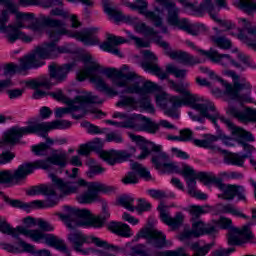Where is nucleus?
<instances>
[{"label":"nucleus","instance_id":"nucleus-1","mask_svg":"<svg viewBox=\"0 0 256 256\" xmlns=\"http://www.w3.org/2000/svg\"><path fill=\"white\" fill-rule=\"evenodd\" d=\"M168 83L170 85V89H173V91H176V93H180L182 97H169V95L163 91V88H161V90H157L158 93L156 94V103L159 105V107L165 110V115L172 117V119H179V114H177L175 109L183 107V105H190L194 111L199 113V115H197L193 112H188V115L192 121L205 123V119L215 121V119L219 117L215 111V104H213V102L209 100H202L199 98V96L192 94L187 89L191 85L189 82L178 84L173 80H168Z\"/></svg>","mask_w":256,"mask_h":256},{"label":"nucleus","instance_id":"nucleus-2","mask_svg":"<svg viewBox=\"0 0 256 256\" xmlns=\"http://www.w3.org/2000/svg\"><path fill=\"white\" fill-rule=\"evenodd\" d=\"M214 111L217 113V117L215 120L208 119V121H211L213 125H217V121H221V123H224L226 127H228L229 131L231 132V135L234 138H231L225 134L220 135V139H222V143L226 145V147H235V141L237 143H240L244 147V151L247 153L244 155H239L235 153H223L225 156V162L228 163L229 165H237L238 167H243V163H245V159L251 157V153L255 151V148L247 143L245 141H255V138L253 137V134L243 130L240 127L235 126L231 120L221 116L219 111H217V108L214 106Z\"/></svg>","mask_w":256,"mask_h":256},{"label":"nucleus","instance_id":"nucleus-3","mask_svg":"<svg viewBox=\"0 0 256 256\" xmlns=\"http://www.w3.org/2000/svg\"><path fill=\"white\" fill-rule=\"evenodd\" d=\"M49 178L54 187L60 190L62 195H74L81 187H85L88 191L77 197V201L80 203H94V201L99 199V193H111L115 191V187L113 186L101 182H88L83 178H79L77 181H65L53 173L49 174Z\"/></svg>","mask_w":256,"mask_h":256},{"label":"nucleus","instance_id":"nucleus-4","mask_svg":"<svg viewBox=\"0 0 256 256\" xmlns=\"http://www.w3.org/2000/svg\"><path fill=\"white\" fill-rule=\"evenodd\" d=\"M69 32L65 29V26L60 29H50L48 31L49 38L52 42L44 43L34 50V55L30 58H26V63L22 64L24 69H35L45 65L44 59H57L63 53H75L73 50V44H66L64 46H57V41L61 40L63 35H68Z\"/></svg>","mask_w":256,"mask_h":256},{"label":"nucleus","instance_id":"nucleus-5","mask_svg":"<svg viewBox=\"0 0 256 256\" xmlns=\"http://www.w3.org/2000/svg\"><path fill=\"white\" fill-rule=\"evenodd\" d=\"M80 59L83 61L85 68L77 73L78 81H85L88 77L90 78L91 83H93V75L94 77H101V73H103L109 79L113 78V85H116V87H123L125 89L127 85H129L130 81H133V79L137 77L135 72H123L129 69V66L127 65L122 66L121 70H117L115 68L103 69L99 63L93 60L91 54H84L80 56Z\"/></svg>","mask_w":256,"mask_h":256},{"label":"nucleus","instance_id":"nucleus-6","mask_svg":"<svg viewBox=\"0 0 256 256\" xmlns=\"http://www.w3.org/2000/svg\"><path fill=\"white\" fill-rule=\"evenodd\" d=\"M53 165H57L58 167H66L67 166V153L60 152L54 154L45 160H37L34 163H25L18 167V169L11 174V171L6 170L0 172V183H18L19 181H23V179L27 178V175H31L35 171V169H44L45 171H49Z\"/></svg>","mask_w":256,"mask_h":256},{"label":"nucleus","instance_id":"nucleus-7","mask_svg":"<svg viewBox=\"0 0 256 256\" xmlns=\"http://www.w3.org/2000/svg\"><path fill=\"white\" fill-rule=\"evenodd\" d=\"M90 103H103V99L99 98L96 95H93L91 92L84 93L75 98V101H72V104H66L67 107H60L55 109L56 119L63 118L64 115H72V119H83L87 113H91L94 119H101L105 113L97 108H91L87 110V105Z\"/></svg>","mask_w":256,"mask_h":256},{"label":"nucleus","instance_id":"nucleus-8","mask_svg":"<svg viewBox=\"0 0 256 256\" xmlns=\"http://www.w3.org/2000/svg\"><path fill=\"white\" fill-rule=\"evenodd\" d=\"M71 121L69 120H54L52 122H31L26 127H14L10 130L6 137L8 143H19L23 135L36 134L40 137H47L49 131L71 129Z\"/></svg>","mask_w":256,"mask_h":256},{"label":"nucleus","instance_id":"nucleus-9","mask_svg":"<svg viewBox=\"0 0 256 256\" xmlns=\"http://www.w3.org/2000/svg\"><path fill=\"white\" fill-rule=\"evenodd\" d=\"M64 213L59 214V218L65 223L68 229H76V227H94L99 229L103 227V219L94 217L91 211L87 209H79L71 206L63 207Z\"/></svg>","mask_w":256,"mask_h":256},{"label":"nucleus","instance_id":"nucleus-10","mask_svg":"<svg viewBox=\"0 0 256 256\" xmlns=\"http://www.w3.org/2000/svg\"><path fill=\"white\" fill-rule=\"evenodd\" d=\"M226 77H231L233 84H229L223 80L222 85L225 89L224 95L233 101L239 103H251V83L245 78H241L235 71L224 69L222 71Z\"/></svg>","mask_w":256,"mask_h":256},{"label":"nucleus","instance_id":"nucleus-11","mask_svg":"<svg viewBox=\"0 0 256 256\" xmlns=\"http://www.w3.org/2000/svg\"><path fill=\"white\" fill-rule=\"evenodd\" d=\"M127 135L133 143H136L140 147L141 153L137 159H147L152 151L154 153L151 160L153 165L156 169H163L166 162L169 161V156L167 153L163 152V147L161 145L149 142L143 136L135 135L133 132H127Z\"/></svg>","mask_w":256,"mask_h":256},{"label":"nucleus","instance_id":"nucleus-12","mask_svg":"<svg viewBox=\"0 0 256 256\" xmlns=\"http://www.w3.org/2000/svg\"><path fill=\"white\" fill-rule=\"evenodd\" d=\"M142 55L146 61H149L142 63V69L148 71V73H152V75H155L158 79H161V81L168 79L169 73L177 79H183L187 75V70L179 69L173 64L166 65V71L161 69L157 64V56L151 50H143Z\"/></svg>","mask_w":256,"mask_h":256},{"label":"nucleus","instance_id":"nucleus-13","mask_svg":"<svg viewBox=\"0 0 256 256\" xmlns=\"http://www.w3.org/2000/svg\"><path fill=\"white\" fill-rule=\"evenodd\" d=\"M67 239L72 246V249L76 251V253H81L82 255H89V253H93L92 248H83V245H91V243H94L96 247H104L105 249H112L113 251L119 250V247L109 245L107 241H103L95 236L86 235L79 230L70 232Z\"/></svg>","mask_w":256,"mask_h":256},{"label":"nucleus","instance_id":"nucleus-14","mask_svg":"<svg viewBox=\"0 0 256 256\" xmlns=\"http://www.w3.org/2000/svg\"><path fill=\"white\" fill-rule=\"evenodd\" d=\"M156 3L162 5L168 12L167 21L172 27H177L181 31H185L189 35H199L201 26L199 24L190 23L187 18H179V8L171 0H156Z\"/></svg>","mask_w":256,"mask_h":256},{"label":"nucleus","instance_id":"nucleus-15","mask_svg":"<svg viewBox=\"0 0 256 256\" xmlns=\"http://www.w3.org/2000/svg\"><path fill=\"white\" fill-rule=\"evenodd\" d=\"M74 67V64H65L60 66L58 64L52 63L49 66L50 77H45L42 80H30L26 81V87H30V89H37V87H45V89H49L53 87V85H57V83H62L67 79V74Z\"/></svg>","mask_w":256,"mask_h":256},{"label":"nucleus","instance_id":"nucleus-16","mask_svg":"<svg viewBox=\"0 0 256 256\" xmlns=\"http://www.w3.org/2000/svg\"><path fill=\"white\" fill-rule=\"evenodd\" d=\"M217 223L221 229H229L228 245H243L253 239V232H251L253 223H248L243 228H236L233 227V221L225 217H220Z\"/></svg>","mask_w":256,"mask_h":256},{"label":"nucleus","instance_id":"nucleus-17","mask_svg":"<svg viewBox=\"0 0 256 256\" xmlns=\"http://www.w3.org/2000/svg\"><path fill=\"white\" fill-rule=\"evenodd\" d=\"M182 175L186 181V185L188 187V195H190V197H195L196 199L201 200L207 199V194L197 190V179L203 181L205 185H209V183H211V180H209L211 173H197L191 166L184 164Z\"/></svg>","mask_w":256,"mask_h":256},{"label":"nucleus","instance_id":"nucleus-18","mask_svg":"<svg viewBox=\"0 0 256 256\" xmlns=\"http://www.w3.org/2000/svg\"><path fill=\"white\" fill-rule=\"evenodd\" d=\"M201 11H205L213 21L222 27L223 31H230L235 28V24L229 20L219 19V11L221 9H229L227 0H203L200 4Z\"/></svg>","mask_w":256,"mask_h":256},{"label":"nucleus","instance_id":"nucleus-19","mask_svg":"<svg viewBox=\"0 0 256 256\" xmlns=\"http://www.w3.org/2000/svg\"><path fill=\"white\" fill-rule=\"evenodd\" d=\"M128 7L134 10L137 9L140 15H144V17L153 23L154 27H159L161 33H168L167 27L163 25V18L161 17L163 10H160L158 7H156L155 12L148 11V4L146 0H135L134 3H129Z\"/></svg>","mask_w":256,"mask_h":256},{"label":"nucleus","instance_id":"nucleus-20","mask_svg":"<svg viewBox=\"0 0 256 256\" xmlns=\"http://www.w3.org/2000/svg\"><path fill=\"white\" fill-rule=\"evenodd\" d=\"M45 25L47 27H53L52 29H60V27H65L66 24L63 20L53 19L49 16H44L41 23L39 19L35 18V14H33V17L30 19L22 20V26L18 27H20V29H23V27H28V29L34 31V33H43Z\"/></svg>","mask_w":256,"mask_h":256},{"label":"nucleus","instance_id":"nucleus-21","mask_svg":"<svg viewBox=\"0 0 256 256\" xmlns=\"http://www.w3.org/2000/svg\"><path fill=\"white\" fill-rule=\"evenodd\" d=\"M1 249L7 251L8 253H13L14 255H19L21 253H30L31 255H39V256H51V251L47 249H40L35 251V246L29 244L22 239L18 241L16 245L10 244L7 242L0 243Z\"/></svg>","mask_w":256,"mask_h":256},{"label":"nucleus","instance_id":"nucleus-22","mask_svg":"<svg viewBox=\"0 0 256 256\" xmlns=\"http://www.w3.org/2000/svg\"><path fill=\"white\" fill-rule=\"evenodd\" d=\"M198 51L200 55L207 57L208 59H210V61H212V63L220 65V67H223V69H227L231 67V65H233L234 67H236V69H239V71H245V67H243L241 63L236 62L229 54H221L215 49H210L208 51L200 49Z\"/></svg>","mask_w":256,"mask_h":256},{"label":"nucleus","instance_id":"nucleus-23","mask_svg":"<svg viewBox=\"0 0 256 256\" xmlns=\"http://www.w3.org/2000/svg\"><path fill=\"white\" fill-rule=\"evenodd\" d=\"M27 194L30 196L45 195V197H47L45 201L39 200L43 203L42 207H33V209H47L49 207H55V205L59 203V196L57 195V192H55V188H53V186H34L28 190Z\"/></svg>","mask_w":256,"mask_h":256},{"label":"nucleus","instance_id":"nucleus-24","mask_svg":"<svg viewBox=\"0 0 256 256\" xmlns=\"http://www.w3.org/2000/svg\"><path fill=\"white\" fill-rule=\"evenodd\" d=\"M139 237L147 239L148 243L156 247V249L167 247V236L155 228H143L139 233Z\"/></svg>","mask_w":256,"mask_h":256},{"label":"nucleus","instance_id":"nucleus-25","mask_svg":"<svg viewBox=\"0 0 256 256\" xmlns=\"http://www.w3.org/2000/svg\"><path fill=\"white\" fill-rule=\"evenodd\" d=\"M135 79H137V76ZM135 79L129 82L122 93L147 95L149 93H154L155 91H161V86L151 81H147L141 86V84L138 81H135Z\"/></svg>","mask_w":256,"mask_h":256},{"label":"nucleus","instance_id":"nucleus-26","mask_svg":"<svg viewBox=\"0 0 256 256\" xmlns=\"http://www.w3.org/2000/svg\"><path fill=\"white\" fill-rule=\"evenodd\" d=\"M135 151H137L135 147H130L129 152L119 150L102 151L100 152V157L108 165L113 166L127 161L132 155H135Z\"/></svg>","mask_w":256,"mask_h":256},{"label":"nucleus","instance_id":"nucleus-27","mask_svg":"<svg viewBox=\"0 0 256 256\" xmlns=\"http://www.w3.org/2000/svg\"><path fill=\"white\" fill-rule=\"evenodd\" d=\"M145 119V116L140 114H130L127 120L115 121V120H105L106 125H112L117 127V129H132V131H141V121Z\"/></svg>","mask_w":256,"mask_h":256},{"label":"nucleus","instance_id":"nucleus-28","mask_svg":"<svg viewBox=\"0 0 256 256\" xmlns=\"http://www.w3.org/2000/svg\"><path fill=\"white\" fill-rule=\"evenodd\" d=\"M217 232V228L211 225H205L203 221H194L192 223V229L190 231H185L181 234V241L185 239H191V237H201V235H213Z\"/></svg>","mask_w":256,"mask_h":256},{"label":"nucleus","instance_id":"nucleus-29","mask_svg":"<svg viewBox=\"0 0 256 256\" xmlns=\"http://www.w3.org/2000/svg\"><path fill=\"white\" fill-rule=\"evenodd\" d=\"M9 19V12L2 10L0 13V33L5 35L9 43H13V39L17 35V29H21V27L17 26V20L15 24H9Z\"/></svg>","mask_w":256,"mask_h":256},{"label":"nucleus","instance_id":"nucleus-30","mask_svg":"<svg viewBox=\"0 0 256 256\" xmlns=\"http://www.w3.org/2000/svg\"><path fill=\"white\" fill-rule=\"evenodd\" d=\"M134 30L136 31V33H141L142 35H145V37H150V39H153L156 44L160 47H163V49H167V47H169V43L163 41L161 36H159V32L151 26L145 24V22H136L134 24Z\"/></svg>","mask_w":256,"mask_h":256},{"label":"nucleus","instance_id":"nucleus-31","mask_svg":"<svg viewBox=\"0 0 256 256\" xmlns=\"http://www.w3.org/2000/svg\"><path fill=\"white\" fill-rule=\"evenodd\" d=\"M0 3L5 7V11L16 15L17 27L23 26V21H29L33 17V13L19 12V2L15 3L13 0H0Z\"/></svg>","mask_w":256,"mask_h":256},{"label":"nucleus","instance_id":"nucleus-32","mask_svg":"<svg viewBox=\"0 0 256 256\" xmlns=\"http://www.w3.org/2000/svg\"><path fill=\"white\" fill-rule=\"evenodd\" d=\"M97 33H99V28H87L80 32H73L69 34V37H73L77 39V41H81L84 45H99V38L97 37Z\"/></svg>","mask_w":256,"mask_h":256},{"label":"nucleus","instance_id":"nucleus-33","mask_svg":"<svg viewBox=\"0 0 256 256\" xmlns=\"http://www.w3.org/2000/svg\"><path fill=\"white\" fill-rule=\"evenodd\" d=\"M210 183L216 185L222 193L218 194L219 199L226 201H233L235 199V185L225 184L221 178L216 177L215 174L211 173V177L208 178Z\"/></svg>","mask_w":256,"mask_h":256},{"label":"nucleus","instance_id":"nucleus-34","mask_svg":"<svg viewBox=\"0 0 256 256\" xmlns=\"http://www.w3.org/2000/svg\"><path fill=\"white\" fill-rule=\"evenodd\" d=\"M158 211L160 213L161 221L165 223V225H168V227H172V229L181 227L183 220L185 219V216L181 212L176 213V216L172 218L169 214V210L163 204L158 206Z\"/></svg>","mask_w":256,"mask_h":256},{"label":"nucleus","instance_id":"nucleus-35","mask_svg":"<svg viewBox=\"0 0 256 256\" xmlns=\"http://www.w3.org/2000/svg\"><path fill=\"white\" fill-rule=\"evenodd\" d=\"M239 23L243 27L238 35L239 39L256 50V43L254 41L250 42L251 37H256V26L245 18H241Z\"/></svg>","mask_w":256,"mask_h":256},{"label":"nucleus","instance_id":"nucleus-36","mask_svg":"<svg viewBox=\"0 0 256 256\" xmlns=\"http://www.w3.org/2000/svg\"><path fill=\"white\" fill-rule=\"evenodd\" d=\"M160 127H163L164 129H175V125L167 120H160L159 123H155L153 120L145 117V119H142L140 122V131H145L151 135H155Z\"/></svg>","mask_w":256,"mask_h":256},{"label":"nucleus","instance_id":"nucleus-37","mask_svg":"<svg viewBox=\"0 0 256 256\" xmlns=\"http://www.w3.org/2000/svg\"><path fill=\"white\" fill-rule=\"evenodd\" d=\"M123 43H127V40H125L123 37L110 35L108 36L107 41L100 45V49H102V51H106L107 53H112L117 57H122L121 51L117 49V45H123Z\"/></svg>","mask_w":256,"mask_h":256},{"label":"nucleus","instance_id":"nucleus-38","mask_svg":"<svg viewBox=\"0 0 256 256\" xmlns=\"http://www.w3.org/2000/svg\"><path fill=\"white\" fill-rule=\"evenodd\" d=\"M164 49L167 51V55H169L171 59H174L175 61H180V63H185L186 65H199V63H201V60L199 58L191 56L187 52L171 51V49L169 48V44L168 47Z\"/></svg>","mask_w":256,"mask_h":256},{"label":"nucleus","instance_id":"nucleus-39","mask_svg":"<svg viewBox=\"0 0 256 256\" xmlns=\"http://www.w3.org/2000/svg\"><path fill=\"white\" fill-rule=\"evenodd\" d=\"M104 13L111 19H114V21H122L123 23H133V18L129 15L123 14L121 10H118L116 8H111V3L109 0H102Z\"/></svg>","mask_w":256,"mask_h":256},{"label":"nucleus","instance_id":"nucleus-40","mask_svg":"<svg viewBox=\"0 0 256 256\" xmlns=\"http://www.w3.org/2000/svg\"><path fill=\"white\" fill-rule=\"evenodd\" d=\"M216 141H219V137L206 134L202 140L194 139L193 144L196 147H202L203 149H213L214 151H219L220 153H227V150H223L215 146Z\"/></svg>","mask_w":256,"mask_h":256},{"label":"nucleus","instance_id":"nucleus-41","mask_svg":"<svg viewBox=\"0 0 256 256\" xmlns=\"http://www.w3.org/2000/svg\"><path fill=\"white\" fill-rule=\"evenodd\" d=\"M50 15H52V17H62V19L70 18L71 27H73V29L81 27V22L77 18V15L69 14V12L63 8H53L50 11Z\"/></svg>","mask_w":256,"mask_h":256},{"label":"nucleus","instance_id":"nucleus-42","mask_svg":"<svg viewBox=\"0 0 256 256\" xmlns=\"http://www.w3.org/2000/svg\"><path fill=\"white\" fill-rule=\"evenodd\" d=\"M109 231L115 233V235H119L120 237H132L133 233L131 232V228L129 225L122 222H111L108 225Z\"/></svg>","mask_w":256,"mask_h":256},{"label":"nucleus","instance_id":"nucleus-43","mask_svg":"<svg viewBox=\"0 0 256 256\" xmlns=\"http://www.w3.org/2000/svg\"><path fill=\"white\" fill-rule=\"evenodd\" d=\"M5 199L11 207H16L17 209H23V211H31V209H35L33 207L43 206V202H41L40 200H34L32 202L25 203L20 200H11L9 198H5Z\"/></svg>","mask_w":256,"mask_h":256},{"label":"nucleus","instance_id":"nucleus-44","mask_svg":"<svg viewBox=\"0 0 256 256\" xmlns=\"http://www.w3.org/2000/svg\"><path fill=\"white\" fill-rule=\"evenodd\" d=\"M33 55H35V51L21 58L19 66L15 64H7L4 68L5 75H11L13 73H19L20 71H28V69H31V68H24L23 63L24 64L27 63V59H29L30 57H33Z\"/></svg>","mask_w":256,"mask_h":256},{"label":"nucleus","instance_id":"nucleus-45","mask_svg":"<svg viewBox=\"0 0 256 256\" xmlns=\"http://www.w3.org/2000/svg\"><path fill=\"white\" fill-rule=\"evenodd\" d=\"M214 31H216V35L210 37L213 45H216V47H219V49H223L225 51L231 49V40H229L225 36H219V33H221V31H219L218 28H214Z\"/></svg>","mask_w":256,"mask_h":256},{"label":"nucleus","instance_id":"nucleus-46","mask_svg":"<svg viewBox=\"0 0 256 256\" xmlns=\"http://www.w3.org/2000/svg\"><path fill=\"white\" fill-rule=\"evenodd\" d=\"M92 83L96 85L97 89H99L100 91H104V93H106V95H109L110 97H115L119 95L118 91H115V89L107 86L105 80H103L101 76H95L92 74Z\"/></svg>","mask_w":256,"mask_h":256},{"label":"nucleus","instance_id":"nucleus-47","mask_svg":"<svg viewBox=\"0 0 256 256\" xmlns=\"http://www.w3.org/2000/svg\"><path fill=\"white\" fill-rule=\"evenodd\" d=\"M55 145V139L46 138V143H40L38 145L32 146V152L38 157L48 155L49 146Z\"/></svg>","mask_w":256,"mask_h":256},{"label":"nucleus","instance_id":"nucleus-48","mask_svg":"<svg viewBox=\"0 0 256 256\" xmlns=\"http://www.w3.org/2000/svg\"><path fill=\"white\" fill-rule=\"evenodd\" d=\"M217 210L219 213H228L234 215V217H242L243 219H248L247 215L243 214L239 209L233 206V204H218Z\"/></svg>","mask_w":256,"mask_h":256},{"label":"nucleus","instance_id":"nucleus-49","mask_svg":"<svg viewBox=\"0 0 256 256\" xmlns=\"http://www.w3.org/2000/svg\"><path fill=\"white\" fill-rule=\"evenodd\" d=\"M135 198L129 195H122L117 198V204L120 205V207H124V209H127V211H135Z\"/></svg>","mask_w":256,"mask_h":256},{"label":"nucleus","instance_id":"nucleus-50","mask_svg":"<svg viewBox=\"0 0 256 256\" xmlns=\"http://www.w3.org/2000/svg\"><path fill=\"white\" fill-rule=\"evenodd\" d=\"M188 211H189L190 215H192V219H199V217H201V215L210 213L211 207L210 206L192 205V206H189Z\"/></svg>","mask_w":256,"mask_h":256},{"label":"nucleus","instance_id":"nucleus-51","mask_svg":"<svg viewBox=\"0 0 256 256\" xmlns=\"http://www.w3.org/2000/svg\"><path fill=\"white\" fill-rule=\"evenodd\" d=\"M130 167L132 171H136L139 177H141L142 179H145V181H149L151 179V172H149V170L145 166L137 162H132L130 164Z\"/></svg>","mask_w":256,"mask_h":256},{"label":"nucleus","instance_id":"nucleus-52","mask_svg":"<svg viewBox=\"0 0 256 256\" xmlns=\"http://www.w3.org/2000/svg\"><path fill=\"white\" fill-rule=\"evenodd\" d=\"M116 105L117 107H129L130 109H137L139 107L137 100L131 96H122Z\"/></svg>","mask_w":256,"mask_h":256},{"label":"nucleus","instance_id":"nucleus-53","mask_svg":"<svg viewBox=\"0 0 256 256\" xmlns=\"http://www.w3.org/2000/svg\"><path fill=\"white\" fill-rule=\"evenodd\" d=\"M37 226L39 227V229H30V231H40V233H43L44 235H49V233H45V232L55 231V227L53 226V224L43 219L37 220Z\"/></svg>","mask_w":256,"mask_h":256},{"label":"nucleus","instance_id":"nucleus-54","mask_svg":"<svg viewBox=\"0 0 256 256\" xmlns=\"http://www.w3.org/2000/svg\"><path fill=\"white\" fill-rule=\"evenodd\" d=\"M238 7L247 13L256 11V4L252 0H238Z\"/></svg>","mask_w":256,"mask_h":256},{"label":"nucleus","instance_id":"nucleus-55","mask_svg":"<svg viewBox=\"0 0 256 256\" xmlns=\"http://www.w3.org/2000/svg\"><path fill=\"white\" fill-rule=\"evenodd\" d=\"M82 126L86 128L87 133L90 135H103L105 133V129H101L99 126H95L90 122H84Z\"/></svg>","mask_w":256,"mask_h":256},{"label":"nucleus","instance_id":"nucleus-56","mask_svg":"<svg viewBox=\"0 0 256 256\" xmlns=\"http://www.w3.org/2000/svg\"><path fill=\"white\" fill-rule=\"evenodd\" d=\"M50 95H51V97H53V99H56V101H61L62 103H65V105H71V104H73V101H75V98L70 99V98L66 97L65 95H63V91H61V90L52 92V93H50Z\"/></svg>","mask_w":256,"mask_h":256},{"label":"nucleus","instance_id":"nucleus-57","mask_svg":"<svg viewBox=\"0 0 256 256\" xmlns=\"http://www.w3.org/2000/svg\"><path fill=\"white\" fill-rule=\"evenodd\" d=\"M107 143H123V135L117 131H112L106 134Z\"/></svg>","mask_w":256,"mask_h":256},{"label":"nucleus","instance_id":"nucleus-58","mask_svg":"<svg viewBox=\"0 0 256 256\" xmlns=\"http://www.w3.org/2000/svg\"><path fill=\"white\" fill-rule=\"evenodd\" d=\"M140 107L148 111V113H155V107L151 104V100L149 99V95H145V97L141 98L139 101Z\"/></svg>","mask_w":256,"mask_h":256},{"label":"nucleus","instance_id":"nucleus-59","mask_svg":"<svg viewBox=\"0 0 256 256\" xmlns=\"http://www.w3.org/2000/svg\"><path fill=\"white\" fill-rule=\"evenodd\" d=\"M126 34L128 35L129 39H131V41H134L136 47H149L150 43L147 41H144L142 38H139L135 35H133V33L126 31Z\"/></svg>","mask_w":256,"mask_h":256},{"label":"nucleus","instance_id":"nucleus-60","mask_svg":"<svg viewBox=\"0 0 256 256\" xmlns=\"http://www.w3.org/2000/svg\"><path fill=\"white\" fill-rule=\"evenodd\" d=\"M237 58L242 62V67H244V71L247 69V67H251V69H256V64L251 63L249 60V56L238 53Z\"/></svg>","mask_w":256,"mask_h":256},{"label":"nucleus","instance_id":"nucleus-61","mask_svg":"<svg viewBox=\"0 0 256 256\" xmlns=\"http://www.w3.org/2000/svg\"><path fill=\"white\" fill-rule=\"evenodd\" d=\"M162 169H164V171H167L168 173H180L181 175H183V168L182 170L179 169V166H177L175 162L167 161Z\"/></svg>","mask_w":256,"mask_h":256},{"label":"nucleus","instance_id":"nucleus-62","mask_svg":"<svg viewBox=\"0 0 256 256\" xmlns=\"http://www.w3.org/2000/svg\"><path fill=\"white\" fill-rule=\"evenodd\" d=\"M135 210L138 213H143L145 211H151V203L145 201V199H138V205L135 206Z\"/></svg>","mask_w":256,"mask_h":256},{"label":"nucleus","instance_id":"nucleus-63","mask_svg":"<svg viewBox=\"0 0 256 256\" xmlns=\"http://www.w3.org/2000/svg\"><path fill=\"white\" fill-rule=\"evenodd\" d=\"M132 253L134 256H149V251L147 250V247L142 244H138L132 247Z\"/></svg>","mask_w":256,"mask_h":256},{"label":"nucleus","instance_id":"nucleus-64","mask_svg":"<svg viewBox=\"0 0 256 256\" xmlns=\"http://www.w3.org/2000/svg\"><path fill=\"white\" fill-rule=\"evenodd\" d=\"M95 149V142L80 145L78 155H89Z\"/></svg>","mask_w":256,"mask_h":256}]
</instances>
